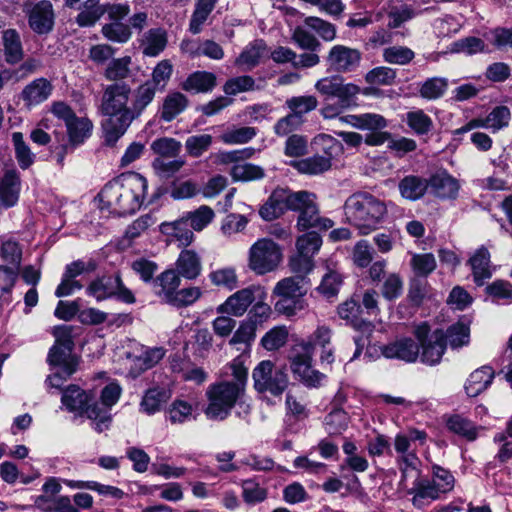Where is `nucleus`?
Wrapping results in <instances>:
<instances>
[{
	"instance_id": "1",
	"label": "nucleus",
	"mask_w": 512,
	"mask_h": 512,
	"mask_svg": "<svg viewBox=\"0 0 512 512\" xmlns=\"http://www.w3.org/2000/svg\"><path fill=\"white\" fill-rule=\"evenodd\" d=\"M147 187V180L141 174H122L108 182L98 194L100 209L118 216L133 214L140 209Z\"/></svg>"
},
{
	"instance_id": "2",
	"label": "nucleus",
	"mask_w": 512,
	"mask_h": 512,
	"mask_svg": "<svg viewBox=\"0 0 512 512\" xmlns=\"http://www.w3.org/2000/svg\"><path fill=\"white\" fill-rule=\"evenodd\" d=\"M55 343L48 353V363L52 374L46 379L49 386L60 388L63 383L73 375L79 365V358L72 353L74 343L72 328L66 325L54 327Z\"/></svg>"
},
{
	"instance_id": "3",
	"label": "nucleus",
	"mask_w": 512,
	"mask_h": 512,
	"mask_svg": "<svg viewBox=\"0 0 512 512\" xmlns=\"http://www.w3.org/2000/svg\"><path fill=\"white\" fill-rule=\"evenodd\" d=\"M386 214V203L369 193H355L349 196L344 204L347 222L361 235H368L375 231Z\"/></svg>"
},
{
	"instance_id": "4",
	"label": "nucleus",
	"mask_w": 512,
	"mask_h": 512,
	"mask_svg": "<svg viewBox=\"0 0 512 512\" xmlns=\"http://www.w3.org/2000/svg\"><path fill=\"white\" fill-rule=\"evenodd\" d=\"M130 92V87L124 83L108 85L104 90L101 110L109 117L102 127L109 144H114L130 126L123 123L126 111H131V106H128Z\"/></svg>"
},
{
	"instance_id": "5",
	"label": "nucleus",
	"mask_w": 512,
	"mask_h": 512,
	"mask_svg": "<svg viewBox=\"0 0 512 512\" xmlns=\"http://www.w3.org/2000/svg\"><path fill=\"white\" fill-rule=\"evenodd\" d=\"M455 486V477L448 470L439 465L431 467V478L422 477L421 480L411 483L407 495L416 508H423L433 501L443 498Z\"/></svg>"
},
{
	"instance_id": "6",
	"label": "nucleus",
	"mask_w": 512,
	"mask_h": 512,
	"mask_svg": "<svg viewBox=\"0 0 512 512\" xmlns=\"http://www.w3.org/2000/svg\"><path fill=\"white\" fill-rule=\"evenodd\" d=\"M315 202V195L308 191L294 192L288 188H276L266 203L260 208V216L266 220H274L287 210L301 212Z\"/></svg>"
},
{
	"instance_id": "7",
	"label": "nucleus",
	"mask_w": 512,
	"mask_h": 512,
	"mask_svg": "<svg viewBox=\"0 0 512 512\" xmlns=\"http://www.w3.org/2000/svg\"><path fill=\"white\" fill-rule=\"evenodd\" d=\"M240 394V385L233 383V381H220L211 384L206 391L208 405L205 409V415L211 420L226 419Z\"/></svg>"
},
{
	"instance_id": "8",
	"label": "nucleus",
	"mask_w": 512,
	"mask_h": 512,
	"mask_svg": "<svg viewBox=\"0 0 512 512\" xmlns=\"http://www.w3.org/2000/svg\"><path fill=\"white\" fill-rule=\"evenodd\" d=\"M306 292L305 281L300 277H286L278 281L272 292L278 297L275 310L287 317L296 315L306 308Z\"/></svg>"
},
{
	"instance_id": "9",
	"label": "nucleus",
	"mask_w": 512,
	"mask_h": 512,
	"mask_svg": "<svg viewBox=\"0 0 512 512\" xmlns=\"http://www.w3.org/2000/svg\"><path fill=\"white\" fill-rule=\"evenodd\" d=\"M282 260V248L268 237L258 239L248 250V267L256 275L274 272Z\"/></svg>"
},
{
	"instance_id": "10",
	"label": "nucleus",
	"mask_w": 512,
	"mask_h": 512,
	"mask_svg": "<svg viewBox=\"0 0 512 512\" xmlns=\"http://www.w3.org/2000/svg\"><path fill=\"white\" fill-rule=\"evenodd\" d=\"M252 378L258 392H268L273 396L281 395L289 384L285 367L275 366L270 360L261 361L254 368Z\"/></svg>"
},
{
	"instance_id": "11",
	"label": "nucleus",
	"mask_w": 512,
	"mask_h": 512,
	"mask_svg": "<svg viewBox=\"0 0 512 512\" xmlns=\"http://www.w3.org/2000/svg\"><path fill=\"white\" fill-rule=\"evenodd\" d=\"M122 394L121 386L113 381L108 383L100 394V402L86 408V416L92 421L93 428L101 433L110 427L112 422L111 408L119 401Z\"/></svg>"
},
{
	"instance_id": "12",
	"label": "nucleus",
	"mask_w": 512,
	"mask_h": 512,
	"mask_svg": "<svg viewBox=\"0 0 512 512\" xmlns=\"http://www.w3.org/2000/svg\"><path fill=\"white\" fill-rule=\"evenodd\" d=\"M86 294L98 302L109 298H116L126 304H133L136 301L134 294L124 285L119 274L103 275L92 280L86 288Z\"/></svg>"
},
{
	"instance_id": "13",
	"label": "nucleus",
	"mask_w": 512,
	"mask_h": 512,
	"mask_svg": "<svg viewBox=\"0 0 512 512\" xmlns=\"http://www.w3.org/2000/svg\"><path fill=\"white\" fill-rule=\"evenodd\" d=\"M313 354L298 350L294 345L289 355L291 371L296 379L309 388H317L322 385L326 375L313 367Z\"/></svg>"
},
{
	"instance_id": "14",
	"label": "nucleus",
	"mask_w": 512,
	"mask_h": 512,
	"mask_svg": "<svg viewBox=\"0 0 512 512\" xmlns=\"http://www.w3.org/2000/svg\"><path fill=\"white\" fill-rule=\"evenodd\" d=\"M313 354L298 350L294 345L289 355L291 371L296 379L309 388H317L322 385L326 375L313 367Z\"/></svg>"
},
{
	"instance_id": "15",
	"label": "nucleus",
	"mask_w": 512,
	"mask_h": 512,
	"mask_svg": "<svg viewBox=\"0 0 512 512\" xmlns=\"http://www.w3.org/2000/svg\"><path fill=\"white\" fill-rule=\"evenodd\" d=\"M313 354L298 350L294 345L289 355L291 371L296 379L309 388H317L322 385L326 375L313 367Z\"/></svg>"
},
{
	"instance_id": "16",
	"label": "nucleus",
	"mask_w": 512,
	"mask_h": 512,
	"mask_svg": "<svg viewBox=\"0 0 512 512\" xmlns=\"http://www.w3.org/2000/svg\"><path fill=\"white\" fill-rule=\"evenodd\" d=\"M266 297L267 293L263 287L250 285L228 296L223 303L216 307V312L232 317H242L257 299H266Z\"/></svg>"
},
{
	"instance_id": "17",
	"label": "nucleus",
	"mask_w": 512,
	"mask_h": 512,
	"mask_svg": "<svg viewBox=\"0 0 512 512\" xmlns=\"http://www.w3.org/2000/svg\"><path fill=\"white\" fill-rule=\"evenodd\" d=\"M414 335L422 348L421 361L430 366L438 364L446 349L444 332L436 330L430 334L428 324L421 323L415 327Z\"/></svg>"
},
{
	"instance_id": "18",
	"label": "nucleus",
	"mask_w": 512,
	"mask_h": 512,
	"mask_svg": "<svg viewBox=\"0 0 512 512\" xmlns=\"http://www.w3.org/2000/svg\"><path fill=\"white\" fill-rule=\"evenodd\" d=\"M314 87L325 99L337 98L344 107H350L353 104V99L360 92L359 86L353 83H344L340 76L321 78Z\"/></svg>"
},
{
	"instance_id": "19",
	"label": "nucleus",
	"mask_w": 512,
	"mask_h": 512,
	"mask_svg": "<svg viewBox=\"0 0 512 512\" xmlns=\"http://www.w3.org/2000/svg\"><path fill=\"white\" fill-rule=\"evenodd\" d=\"M333 330L325 324L318 325L316 329L305 340H301L295 345L298 350L306 351L314 355L315 349L319 348L320 361L322 363L332 364L334 362V349L332 347Z\"/></svg>"
},
{
	"instance_id": "20",
	"label": "nucleus",
	"mask_w": 512,
	"mask_h": 512,
	"mask_svg": "<svg viewBox=\"0 0 512 512\" xmlns=\"http://www.w3.org/2000/svg\"><path fill=\"white\" fill-rule=\"evenodd\" d=\"M25 13L29 27L37 34H48L54 26V9L48 0H41L35 4L27 5Z\"/></svg>"
},
{
	"instance_id": "21",
	"label": "nucleus",
	"mask_w": 512,
	"mask_h": 512,
	"mask_svg": "<svg viewBox=\"0 0 512 512\" xmlns=\"http://www.w3.org/2000/svg\"><path fill=\"white\" fill-rule=\"evenodd\" d=\"M388 127V121L377 113L359 114V130H367L364 142L369 146H381L391 137V133L385 131Z\"/></svg>"
},
{
	"instance_id": "22",
	"label": "nucleus",
	"mask_w": 512,
	"mask_h": 512,
	"mask_svg": "<svg viewBox=\"0 0 512 512\" xmlns=\"http://www.w3.org/2000/svg\"><path fill=\"white\" fill-rule=\"evenodd\" d=\"M385 358L398 359L407 363L415 362L419 357V345L411 338L401 337L381 347Z\"/></svg>"
},
{
	"instance_id": "23",
	"label": "nucleus",
	"mask_w": 512,
	"mask_h": 512,
	"mask_svg": "<svg viewBox=\"0 0 512 512\" xmlns=\"http://www.w3.org/2000/svg\"><path fill=\"white\" fill-rule=\"evenodd\" d=\"M361 52L344 45H335L331 48L327 61L329 66L338 72L354 70L360 63Z\"/></svg>"
},
{
	"instance_id": "24",
	"label": "nucleus",
	"mask_w": 512,
	"mask_h": 512,
	"mask_svg": "<svg viewBox=\"0 0 512 512\" xmlns=\"http://www.w3.org/2000/svg\"><path fill=\"white\" fill-rule=\"evenodd\" d=\"M338 316L346 321L355 330L363 333L370 334L373 330V325L370 321L364 320L361 317L362 309L354 298L348 299L341 303L337 308Z\"/></svg>"
},
{
	"instance_id": "25",
	"label": "nucleus",
	"mask_w": 512,
	"mask_h": 512,
	"mask_svg": "<svg viewBox=\"0 0 512 512\" xmlns=\"http://www.w3.org/2000/svg\"><path fill=\"white\" fill-rule=\"evenodd\" d=\"M428 188L438 198L455 199L458 195L460 184L456 178L447 171L442 170L436 172L428 179Z\"/></svg>"
},
{
	"instance_id": "26",
	"label": "nucleus",
	"mask_w": 512,
	"mask_h": 512,
	"mask_svg": "<svg viewBox=\"0 0 512 512\" xmlns=\"http://www.w3.org/2000/svg\"><path fill=\"white\" fill-rule=\"evenodd\" d=\"M397 467L401 473L399 488L407 493L411 486L410 480L417 482L421 480V460L416 453L401 455L396 457Z\"/></svg>"
},
{
	"instance_id": "27",
	"label": "nucleus",
	"mask_w": 512,
	"mask_h": 512,
	"mask_svg": "<svg viewBox=\"0 0 512 512\" xmlns=\"http://www.w3.org/2000/svg\"><path fill=\"white\" fill-rule=\"evenodd\" d=\"M511 119V113L508 107L498 106L494 108L485 118L473 119L463 128L468 131L474 128H487L493 132L507 127Z\"/></svg>"
},
{
	"instance_id": "28",
	"label": "nucleus",
	"mask_w": 512,
	"mask_h": 512,
	"mask_svg": "<svg viewBox=\"0 0 512 512\" xmlns=\"http://www.w3.org/2000/svg\"><path fill=\"white\" fill-rule=\"evenodd\" d=\"M181 284L180 276L173 269H167L159 274L154 282L155 294L165 303L171 304Z\"/></svg>"
},
{
	"instance_id": "29",
	"label": "nucleus",
	"mask_w": 512,
	"mask_h": 512,
	"mask_svg": "<svg viewBox=\"0 0 512 512\" xmlns=\"http://www.w3.org/2000/svg\"><path fill=\"white\" fill-rule=\"evenodd\" d=\"M176 273L187 280L198 278L202 272V260L198 253L192 249H184L180 252L176 262Z\"/></svg>"
},
{
	"instance_id": "30",
	"label": "nucleus",
	"mask_w": 512,
	"mask_h": 512,
	"mask_svg": "<svg viewBox=\"0 0 512 512\" xmlns=\"http://www.w3.org/2000/svg\"><path fill=\"white\" fill-rule=\"evenodd\" d=\"M156 94V88L150 82L140 85L134 92V98L131 105V111H126L123 118L125 125H130L133 119L138 117L143 110L153 101Z\"/></svg>"
},
{
	"instance_id": "31",
	"label": "nucleus",
	"mask_w": 512,
	"mask_h": 512,
	"mask_svg": "<svg viewBox=\"0 0 512 512\" xmlns=\"http://www.w3.org/2000/svg\"><path fill=\"white\" fill-rule=\"evenodd\" d=\"M52 85L45 78H38L26 85L20 97L27 107H33L46 101L52 93Z\"/></svg>"
},
{
	"instance_id": "32",
	"label": "nucleus",
	"mask_w": 512,
	"mask_h": 512,
	"mask_svg": "<svg viewBox=\"0 0 512 512\" xmlns=\"http://www.w3.org/2000/svg\"><path fill=\"white\" fill-rule=\"evenodd\" d=\"M21 180L19 173L7 170L0 180V201L5 207L14 206L19 199Z\"/></svg>"
},
{
	"instance_id": "33",
	"label": "nucleus",
	"mask_w": 512,
	"mask_h": 512,
	"mask_svg": "<svg viewBox=\"0 0 512 512\" xmlns=\"http://www.w3.org/2000/svg\"><path fill=\"white\" fill-rule=\"evenodd\" d=\"M92 398L93 395L91 393L76 385H70L63 391L61 402L68 411L84 413L86 415V408L91 406L89 402Z\"/></svg>"
},
{
	"instance_id": "34",
	"label": "nucleus",
	"mask_w": 512,
	"mask_h": 512,
	"mask_svg": "<svg viewBox=\"0 0 512 512\" xmlns=\"http://www.w3.org/2000/svg\"><path fill=\"white\" fill-rule=\"evenodd\" d=\"M267 55L268 51L265 42L263 40H255L243 49L236 58L235 64L243 70H251Z\"/></svg>"
},
{
	"instance_id": "35",
	"label": "nucleus",
	"mask_w": 512,
	"mask_h": 512,
	"mask_svg": "<svg viewBox=\"0 0 512 512\" xmlns=\"http://www.w3.org/2000/svg\"><path fill=\"white\" fill-rule=\"evenodd\" d=\"M188 221L182 215L179 219L172 222H164L160 225L162 234L175 238L180 246H189L195 239L194 231L188 228Z\"/></svg>"
},
{
	"instance_id": "36",
	"label": "nucleus",
	"mask_w": 512,
	"mask_h": 512,
	"mask_svg": "<svg viewBox=\"0 0 512 512\" xmlns=\"http://www.w3.org/2000/svg\"><path fill=\"white\" fill-rule=\"evenodd\" d=\"M445 423L449 432L465 439L466 441L476 440L480 431V427L470 419L460 414L448 416Z\"/></svg>"
},
{
	"instance_id": "37",
	"label": "nucleus",
	"mask_w": 512,
	"mask_h": 512,
	"mask_svg": "<svg viewBox=\"0 0 512 512\" xmlns=\"http://www.w3.org/2000/svg\"><path fill=\"white\" fill-rule=\"evenodd\" d=\"M494 378V370L490 366H482L474 370L465 385L468 396L476 397L486 390L492 383Z\"/></svg>"
},
{
	"instance_id": "38",
	"label": "nucleus",
	"mask_w": 512,
	"mask_h": 512,
	"mask_svg": "<svg viewBox=\"0 0 512 512\" xmlns=\"http://www.w3.org/2000/svg\"><path fill=\"white\" fill-rule=\"evenodd\" d=\"M400 195L409 201L421 199L428 190V179L416 175H408L399 181Z\"/></svg>"
},
{
	"instance_id": "39",
	"label": "nucleus",
	"mask_w": 512,
	"mask_h": 512,
	"mask_svg": "<svg viewBox=\"0 0 512 512\" xmlns=\"http://www.w3.org/2000/svg\"><path fill=\"white\" fill-rule=\"evenodd\" d=\"M187 106L188 99L184 94L178 91L169 92L163 99L160 117L163 121L170 122L181 114Z\"/></svg>"
},
{
	"instance_id": "40",
	"label": "nucleus",
	"mask_w": 512,
	"mask_h": 512,
	"mask_svg": "<svg viewBox=\"0 0 512 512\" xmlns=\"http://www.w3.org/2000/svg\"><path fill=\"white\" fill-rule=\"evenodd\" d=\"M469 263L472 267L474 280L478 285L491 277L490 252L487 247H479L470 257Z\"/></svg>"
},
{
	"instance_id": "41",
	"label": "nucleus",
	"mask_w": 512,
	"mask_h": 512,
	"mask_svg": "<svg viewBox=\"0 0 512 512\" xmlns=\"http://www.w3.org/2000/svg\"><path fill=\"white\" fill-rule=\"evenodd\" d=\"M210 283L218 288L233 291L239 286L236 268L233 266L220 267L208 274Z\"/></svg>"
},
{
	"instance_id": "42",
	"label": "nucleus",
	"mask_w": 512,
	"mask_h": 512,
	"mask_svg": "<svg viewBox=\"0 0 512 512\" xmlns=\"http://www.w3.org/2000/svg\"><path fill=\"white\" fill-rule=\"evenodd\" d=\"M5 59L10 64L18 63L23 58V48L19 33L15 29H7L2 33Z\"/></svg>"
},
{
	"instance_id": "43",
	"label": "nucleus",
	"mask_w": 512,
	"mask_h": 512,
	"mask_svg": "<svg viewBox=\"0 0 512 512\" xmlns=\"http://www.w3.org/2000/svg\"><path fill=\"white\" fill-rule=\"evenodd\" d=\"M216 84V77L207 71L192 73L182 84V88L188 92L201 93L211 91Z\"/></svg>"
},
{
	"instance_id": "44",
	"label": "nucleus",
	"mask_w": 512,
	"mask_h": 512,
	"mask_svg": "<svg viewBox=\"0 0 512 512\" xmlns=\"http://www.w3.org/2000/svg\"><path fill=\"white\" fill-rule=\"evenodd\" d=\"M183 215L194 232L203 231L216 217L214 210L208 205H201L193 211L185 212Z\"/></svg>"
},
{
	"instance_id": "45",
	"label": "nucleus",
	"mask_w": 512,
	"mask_h": 512,
	"mask_svg": "<svg viewBox=\"0 0 512 512\" xmlns=\"http://www.w3.org/2000/svg\"><path fill=\"white\" fill-rule=\"evenodd\" d=\"M100 0H85L78 9L76 22L79 26H93L105 14V7L99 3Z\"/></svg>"
},
{
	"instance_id": "46",
	"label": "nucleus",
	"mask_w": 512,
	"mask_h": 512,
	"mask_svg": "<svg viewBox=\"0 0 512 512\" xmlns=\"http://www.w3.org/2000/svg\"><path fill=\"white\" fill-rule=\"evenodd\" d=\"M167 45L166 32L160 28L150 29L142 40L143 53L150 57L159 55Z\"/></svg>"
},
{
	"instance_id": "47",
	"label": "nucleus",
	"mask_w": 512,
	"mask_h": 512,
	"mask_svg": "<svg viewBox=\"0 0 512 512\" xmlns=\"http://www.w3.org/2000/svg\"><path fill=\"white\" fill-rule=\"evenodd\" d=\"M69 142L72 145L82 144L90 137L92 132V122L85 117H75L66 124Z\"/></svg>"
},
{
	"instance_id": "48",
	"label": "nucleus",
	"mask_w": 512,
	"mask_h": 512,
	"mask_svg": "<svg viewBox=\"0 0 512 512\" xmlns=\"http://www.w3.org/2000/svg\"><path fill=\"white\" fill-rule=\"evenodd\" d=\"M291 165L300 173L310 175L320 174L331 168L329 157H322L319 154L302 160L293 161Z\"/></svg>"
},
{
	"instance_id": "49",
	"label": "nucleus",
	"mask_w": 512,
	"mask_h": 512,
	"mask_svg": "<svg viewBox=\"0 0 512 512\" xmlns=\"http://www.w3.org/2000/svg\"><path fill=\"white\" fill-rule=\"evenodd\" d=\"M169 399V394L165 389L151 388L144 394L140 410L147 415L155 414L160 411L162 405Z\"/></svg>"
},
{
	"instance_id": "50",
	"label": "nucleus",
	"mask_w": 512,
	"mask_h": 512,
	"mask_svg": "<svg viewBox=\"0 0 512 512\" xmlns=\"http://www.w3.org/2000/svg\"><path fill=\"white\" fill-rule=\"evenodd\" d=\"M218 0H198L192 13L189 30L193 34H198L202 30L203 24L213 11Z\"/></svg>"
},
{
	"instance_id": "51",
	"label": "nucleus",
	"mask_w": 512,
	"mask_h": 512,
	"mask_svg": "<svg viewBox=\"0 0 512 512\" xmlns=\"http://www.w3.org/2000/svg\"><path fill=\"white\" fill-rule=\"evenodd\" d=\"M285 411L288 419L303 421L309 417L310 411L303 397L289 391L285 399Z\"/></svg>"
},
{
	"instance_id": "52",
	"label": "nucleus",
	"mask_w": 512,
	"mask_h": 512,
	"mask_svg": "<svg viewBox=\"0 0 512 512\" xmlns=\"http://www.w3.org/2000/svg\"><path fill=\"white\" fill-rule=\"evenodd\" d=\"M405 121L408 127L417 135L428 134L433 129V120L421 109L408 111Z\"/></svg>"
},
{
	"instance_id": "53",
	"label": "nucleus",
	"mask_w": 512,
	"mask_h": 512,
	"mask_svg": "<svg viewBox=\"0 0 512 512\" xmlns=\"http://www.w3.org/2000/svg\"><path fill=\"white\" fill-rule=\"evenodd\" d=\"M415 10L405 3L389 5L387 15L389 18L388 27L390 29L399 28L405 22L413 19L416 16Z\"/></svg>"
},
{
	"instance_id": "54",
	"label": "nucleus",
	"mask_w": 512,
	"mask_h": 512,
	"mask_svg": "<svg viewBox=\"0 0 512 512\" xmlns=\"http://www.w3.org/2000/svg\"><path fill=\"white\" fill-rule=\"evenodd\" d=\"M132 59L124 56L112 59L105 68L104 77L109 81L123 80L130 75Z\"/></svg>"
},
{
	"instance_id": "55",
	"label": "nucleus",
	"mask_w": 512,
	"mask_h": 512,
	"mask_svg": "<svg viewBox=\"0 0 512 512\" xmlns=\"http://www.w3.org/2000/svg\"><path fill=\"white\" fill-rule=\"evenodd\" d=\"M230 175L234 181H254L262 179L265 176L264 169L251 163L234 164L230 170Z\"/></svg>"
},
{
	"instance_id": "56",
	"label": "nucleus",
	"mask_w": 512,
	"mask_h": 512,
	"mask_svg": "<svg viewBox=\"0 0 512 512\" xmlns=\"http://www.w3.org/2000/svg\"><path fill=\"white\" fill-rule=\"evenodd\" d=\"M288 335L289 331L286 326H275L262 337L261 345L267 351L278 350L286 344Z\"/></svg>"
},
{
	"instance_id": "57",
	"label": "nucleus",
	"mask_w": 512,
	"mask_h": 512,
	"mask_svg": "<svg viewBox=\"0 0 512 512\" xmlns=\"http://www.w3.org/2000/svg\"><path fill=\"white\" fill-rule=\"evenodd\" d=\"M348 424L349 416L342 409H335L324 418L325 430L331 436L342 434L347 429Z\"/></svg>"
},
{
	"instance_id": "58",
	"label": "nucleus",
	"mask_w": 512,
	"mask_h": 512,
	"mask_svg": "<svg viewBox=\"0 0 512 512\" xmlns=\"http://www.w3.org/2000/svg\"><path fill=\"white\" fill-rule=\"evenodd\" d=\"M18 274V268L0 265V301L10 303L11 292Z\"/></svg>"
},
{
	"instance_id": "59",
	"label": "nucleus",
	"mask_w": 512,
	"mask_h": 512,
	"mask_svg": "<svg viewBox=\"0 0 512 512\" xmlns=\"http://www.w3.org/2000/svg\"><path fill=\"white\" fill-rule=\"evenodd\" d=\"M0 256L10 267L18 268L22 260V248L20 244L10 238L1 239Z\"/></svg>"
},
{
	"instance_id": "60",
	"label": "nucleus",
	"mask_w": 512,
	"mask_h": 512,
	"mask_svg": "<svg viewBox=\"0 0 512 512\" xmlns=\"http://www.w3.org/2000/svg\"><path fill=\"white\" fill-rule=\"evenodd\" d=\"M286 106L290 109L293 115L302 118L304 114H307L317 108L318 100L312 95L295 96L286 100Z\"/></svg>"
},
{
	"instance_id": "61",
	"label": "nucleus",
	"mask_w": 512,
	"mask_h": 512,
	"mask_svg": "<svg viewBox=\"0 0 512 512\" xmlns=\"http://www.w3.org/2000/svg\"><path fill=\"white\" fill-rule=\"evenodd\" d=\"M12 142L15 149V157L19 166L22 169L29 168L34 163L35 155L25 143L23 134L21 132H14L12 134Z\"/></svg>"
},
{
	"instance_id": "62",
	"label": "nucleus",
	"mask_w": 512,
	"mask_h": 512,
	"mask_svg": "<svg viewBox=\"0 0 512 512\" xmlns=\"http://www.w3.org/2000/svg\"><path fill=\"white\" fill-rule=\"evenodd\" d=\"M448 87V81L442 77H432L427 79L420 87L421 97L427 100H435L444 95Z\"/></svg>"
},
{
	"instance_id": "63",
	"label": "nucleus",
	"mask_w": 512,
	"mask_h": 512,
	"mask_svg": "<svg viewBox=\"0 0 512 512\" xmlns=\"http://www.w3.org/2000/svg\"><path fill=\"white\" fill-rule=\"evenodd\" d=\"M444 336L445 344L448 342L452 348H459L469 343L470 329L464 323H456L448 328Z\"/></svg>"
},
{
	"instance_id": "64",
	"label": "nucleus",
	"mask_w": 512,
	"mask_h": 512,
	"mask_svg": "<svg viewBox=\"0 0 512 512\" xmlns=\"http://www.w3.org/2000/svg\"><path fill=\"white\" fill-rule=\"evenodd\" d=\"M181 143L170 137L156 139L151 144V149L161 158H176L181 151Z\"/></svg>"
}]
</instances>
